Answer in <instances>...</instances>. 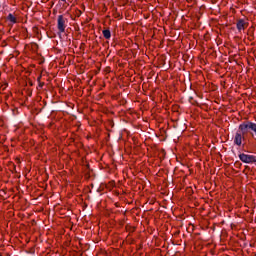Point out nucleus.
<instances>
[{
	"mask_svg": "<svg viewBox=\"0 0 256 256\" xmlns=\"http://www.w3.org/2000/svg\"><path fill=\"white\" fill-rule=\"evenodd\" d=\"M246 137H247V134L241 130V124H240L238 126V130L234 136V145L241 147V145H243V141H245Z\"/></svg>",
	"mask_w": 256,
	"mask_h": 256,
	"instance_id": "f03ea898",
	"label": "nucleus"
},
{
	"mask_svg": "<svg viewBox=\"0 0 256 256\" xmlns=\"http://www.w3.org/2000/svg\"><path fill=\"white\" fill-rule=\"evenodd\" d=\"M65 22H66V20H65V18L63 17V15H59L58 16V19H57V27H58V31L60 32V33H65V27H67L66 25H65Z\"/></svg>",
	"mask_w": 256,
	"mask_h": 256,
	"instance_id": "20e7f679",
	"label": "nucleus"
},
{
	"mask_svg": "<svg viewBox=\"0 0 256 256\" xmlns=\"http://www.w3.org/2000/svg\"><path fill=\"white\" fill-rule=\"evenodd\" d=\"M30 85H33V83H32V82H30Z\"/></svg>",
	"mask_w": 256,
	"mask_h": 256,
	"instance_id": "9d476101",
	"label": "nucleus"
},
{
	"mask_svg": "<svg viewBox=\"0 0 256 256\" xmlns=\"http://www.w3.org/2000/svg\"><path fill=\"white\" fill-rule=\"evenodd\" d=\"M102 33H103V36H104L106 39H111V30L106 29V30H103Z\"/></svg>",
	"mask_w": 256,
	"mask_h": 256,
	"instance_id": "423d86ee",
	"label": "nucleus"
},
{
	"mask_svg": "<svg viewBox=\"0 0 256 256\" xmlns=\"http://www.w3.org/2000/svg\"><path fill=\"white\" fill-rule=\"evenodd\" d=\"M38 81H41V77L38 78Z\"/></svg>",
	"mask_w": 256,
	"mask_h": 256,
	"instance_id": "1a4fd4ad",
	"label": "nucleus"
},
{
	"mask_svg": "<svg viewBox=\"0 0 256 256\" xmlns=\"http://www.w3.org/2000/svg\"><path fill=\"white\" fill-rule=\"evenodd\" d=\"M44 85H45V83L40 82V83H39V86H38V87H39V89H43V86H44Z\"/></svg>",
	"mask_w": 256,
	"mask_h": 256,
	"instance_id": "6e6552de",
	"label": "nucleus"
},
{
	"mask_svg": "<svg viewBox=\"0 0 256 256\" xmlns=\"http://www.w3.org/2000/svg\"><path fill=\"white\" fill-rule=\"evenodd\" d=\"M61 1H66V0H61Z\"/></svg>",
	"mask_w": 256,
	"mask_h": 256,
	"instance_id": "9b49d317",
	"label": "nucleus"
},
{
	"mask_svg": "<svg viewBox=\"0 0 256 256\" xmlns=\"http://www.w3.org/2000/svg\"><path fill=\"white\" fill-rule=\"evenodd\" d=\"M249 27V22H246L243 19H239L236 23V28L238 31H245Z\"/></svg>",
	"mask_w": 256,
	"mask_h": 256,
	"instance_id": "39448f33",
	"label": "nucleus"
},
{
	"mask_svg": "<svg viewBox=\"0 0 256 256\" xmlns=\"http://www.w3.org/2000/svg\"><path fill=\"white\" fill-rule=\"evenodd\" d=\"M239 159L242 163H256V156L240 153Z\"/></svg>",
	"mask_w": 256,
	"mask_h": 256,
	"instance_id": "7ed1b4c3",
	"label": "nucleus"
},
{
	"mask_svg": "<svg viewBox=\"0 0 256 256\" xmlns=\"http://www.w3.org/2000/svg\"><path fill=\"white\" fill-rule=\"evenodd\" d=\"M240 129L247 135L251 137H256V123L251 121L242 122L240 124Z\"/></svg>",
	"mask_w": 256,
	"mask_h": 256,
	"instance_id": "f257e3e1",
	"label": "nucleus"
},
{
	"mask_svg": "<svg viewBox=\"0 0 256 256\" xmlns=\"http://www.w3.org/2000/svg\"><path fill=\"white\" fill-rule=\"evenodd\" d=\"M7 20L10 21L11 23H17V18L13 16V14H8Z\"/></svg>",
	"mask_w": 256,
	"mask_h": 256,
	"instance_id": "0eeeda50",
	"label": "nucleus"
}]
</instances>
